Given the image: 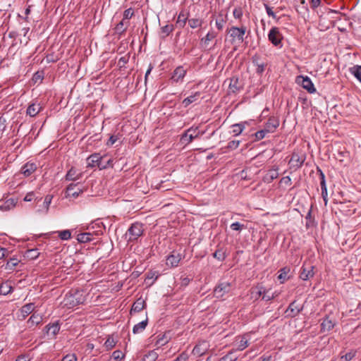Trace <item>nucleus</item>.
<instances>
[{"mask_svg": "<svg viewBox=\"0 0 361 361\" xmlns=\"http://www.w3.org/2000/svg\"><path fill=\"white\" fill-rule=\"evenodd\" d=\"M85 300L83 291L78 289H71L65 296L63 303L68 308H73L82 304Z\"/></svg>", "mask_w": 361, "mask_h": 361, "instance_id": "1", "label": "nucleus"}, {"mask_svg": "<svg viewBox=\"0 0 361 361\" xmlns=\"http://www.w3.org/2000/svg\"><path fill=\"white\" fill-rule=\"evenodd\" d=\"M279 126V120L276 117H270L265 123L263 128L250 133V135H265L267 133H273Z\"/></svg>", "mask_w": 361, "mask_h": 361, "instance_id": "2", "label": "nucleus"}, {"mask_svg": "<svg viewBox=\"0 0 361 361\" xmlns=\"http://www.w3.org/2000/svg\"><path fill=\"white\" fill-rule=\"evenodd\" d=\"M144 225L140 222H135L128 229L126 236L128 237V242L136 241L144 232Z\"/></svg>", "mask_w": 361, "mask_h": 361, "instance_id": "3", "label": "nucleus"}, {"mask_svg": "<svg viewBox=\"0 0 361 361\" xmlns=\"http://www.w3.org/2000/svg\"><path fill=\"white\" fill-rule=\"evenodd\" d=\"M227 31L230 37L232 38L233 43L235 41H238V42H243L244 41V36L246 32V27L241 26L238 27L232 26L231 28L228 29Z\"/></svg>", "mask_w": 361, "mask_h": 361, "instance_id": "4", "label": "nucleus"}, {"mask_svg": "<svg viewBox=\"0 0 361 361\" xmlns=\"http://www.w3.org/2000/svg\"><path fill=\"white\" fill-rule=\"evenodd\" d=\"M106 156L102 157L99 154H92L87 159V167L94 168L97 166L100 170L105 169L106 165H103V159Z\"/></svg>", "mask_w": 361, "mask_h": 361, "instance_id": "5", "label": "nucleus"}, {"mask_svg": "<svg viewBox=\"0 0 361 361\" xmlns=\"http://www.w3.org/2000/svg\"><path fill=\"white\" fill-rule=\"evenodd\" d=\"M305 160V154H299L296 152H293L291 156V158L288 162V164L290 166V169L296 171L297 169H298L300 167L302 166Z\"/></svg>", "mask_w": 361, "mask_h": 361, "instance_id": "6", "label": "nucleus"}, {"mask_svg": "<svg viewBox=\"0 0 361 361\" xmlns=\"http://www.w3.org/2000/svg\"><path fill=\"white\" fill-rule=\"evenodd\" d=\"M298 84L300 85L309 93H314L316 92L314 84L308 76L299 75L296 78Z\"/></svg>", "mask_w": 361, "mask_h": 361, "instance_id": "7", "label": "nucleus"}, {"mask_svg": "<svg viewBox=\"0 0 361 361\" xmlns=\"http://www.w3.org/2000/svg\"><path fill=\"white\" fill-rule=\"evenodd\" d=\"M269 40L276 47H281V39H283L282 35L280 33L279 30L276 27H273L269 34Z\"/></svg>", "mask_w": 361, "mask_h": 361, "instance_id": "8", "label": "nucleus"}, {"mask_svg": "<svg viewBox=\"0 0 361 361\" xmlns=\"http://www.w3.org/2000/svg\"><path fill=\"white\" fill-rule=\"evenodd\" d=\"M314 267L310 264L304 262L300 270V278L303 281L310 279L314 276Z\"/></svg>", "mask_w": 361, "mask_h": 361, "instance_id": "9", "label": "nucleus"}, {"mask_svg": "<svg viewBox=\"0 0 361 361\" xmlns=\"http://www.w3.org/2000/svg\"><path fill=\"white\" fill-rule=\"evenodd\" d=\"M231 290V283L228 282L219 283L214 290V295L216 298H222Z\"/></svg>", "mask_w": 361, "mask_h": 361, "instance_id": "10", "label": "nucleus"}, {"mask_svg": "<svg viewBox=\"0 0 361 361\" xmlns=\"http://www.w3.org/2000/svg\"><path fill=\"white\" fill-rule=\"evenodd\" d=\"M303 307L297 303L296 300L293 301L286 310V317L293 318L302 311Z\"/></svg>", "mask_w": 361, "mask_h": 361, "instance_id": "11", "label": "nucleus"}, {"mask_svg": "<svg viewBox=\"0 0 361 361\" xmlns=\"http://www.w3.org/2000/svg\"><path fill=\"white\" fill-rule=\"evenodd\" d=\"M44 107L37 102H32L29 104L26 110V114L30 117L36 116L41 111H42Z\"/></svg>", "mask_w": 361, "mask_h": 361, "instance_id": "12", "label": "nucleus"}, {"mask_svg": "<svg viewBox=\"0 0 361 361\" xmlns=\"http://www.w3.org/2000/svg\"><path fill=\"white\" fill-rule=\"evenodd\" d=\"M180 260L181 255L179 253L172 252L166 259V264L171 267H178Z\"/></svg>", "mask_w": 361, "mask_h": 361, "instance_id": "13", "label": "nucleus"}, {"mask_svg": "<svg viewBox=\"0 0 361 361\" xmlns=\"http://www.w3.org/2000/svg\"><path fill=\"white\" fill-rule=\"evenodd\" d=\"M335 325V321L331 319L329 316H326L323 319L321 324V332L329 331L334 327Z\"/></svg>", "mask_w": 361, "mask_h": 361, "instance_id": "14", "label": "nucleus"}, {"mask_svg": "<svg viewBox=\"0 0 361 361\" xmlns=\"http://www.w3.org/2000/svg\"><path fill=\"white\" fill-rule=\"evenodd\" d=\"M78 184L71 183L66 188V196L76 198L79 196V194L82 192V189L77 188Z\"/></svg>", "mask_w": 361, "mask_h": 361, "instance_id": "15", "label": "nucleus"}, {"mask_svg": "<svg viewBox=\"0 0 361 361\" xmlns=\"http://www.w3.org/2000/svg\"><path fill=\"white\" fill-rule=\"evenodd\" d=\"M186 73V71L182 66L177 67L173 72L171 79L178 82L183 80Z\"/></svg>", "mask_w": 361, "mask_h": 361, "instance_id": "16", "label": "nucleus"}, {"mask_svg": "<svg viewBox=\"0 0 361 361\" xmlns=\"http://www.w3.org/2000/svg\"><path fill=\"white\" fill-rule=\"evenodd\" d=\"M250 123H255L254 121L241 122L232 126L234 135H239L245 129L246 126H249Z\"/></svg>", "mask_w": 361, "mask_h": 361, "instance_id": "17", "label": "nucleus"}, {"mask_svg": "<svg viewBox=\"0 0 361 361\" xmlns=\"http://www.w3.org/2000/svg\"><path fill=\"white\" fill-rule=\"evenodd\" d=\"M207 345L206 342L197 343L192 350V354L197 357H201L206 353Z\"/></svg>", "mask_w": 361, "mask_h": 361, "instance_id": "18", "label": "nucleus"}, {"mask_svg": "<svg viewBox=\"0 0 361 361\" xmlns=\"http://www.w3.org/2000/svg\"><path fill=\"white\" fill-rule=\"evenodd\" d=\"M264 293V286H257L250 290V298L254 300H257L260 297L262 298Z\"/></svg>", "mask_w": 361, "mask_h": 361, "instance_id": "19", "label": "nucleus"}, {"mask_svg": "<svg viewBox=\"0 0 361 361\" xmlns=\"http://www.w3.org/2000/svg\"><path fill=\"white\" fill-rule=\"evenodd\" d=\"M37 169V166L34 163H26L21 168V173L26 177L30 176Z\"/></svg>", "mask_w": 361, "mask_h": 361, "instance_id": "20", "label": "nucleus"}, {"mask_svg": "<svg viewBox=\"0 0 361 361\" xmlns=\"http://www.w3.org/2000/svg\"><path fill=\"white\" fill-rule=\"evenodd\" d=\"M229 92L232 93H237L242 88L239 80L236 77H233L230 79L228 85Z\"/></svg>", "mask_w": 361, "mask_h": 361, "instance_id": "21", "label": "nucleus"}, {"mask_svg": "<svg viewBox=\"0 0 361 361\" xmlns=\"http://www.w3.org/2000/svg\"><path fill=\"white\" fill-rule=\"evenodd\" d=\"M146 307L145 301L142 298H139L136 300V301L133 304L131 307L130 314L133 312H139L142 310Z\"/></svg>", "mask_w": 361, "mask_h": 361, "instance_id": "22", "label": "nucleus"}, {"mask_svg": "<svg viewBox=\"0 0 361 361\" xmlns=\"http://www.w3.org/2000/svg\"><path fill=\"white\" fill-rule=\"evenodd\" d=\"M94 233H82L77 235V240L80 243H87L93 240Z\"/></svg>", "mask_w": 361, "mask_h": 361, "instance_id": "23", "label": "nucleus"}, {"mask_svg": "<svg viewBox=\"0 0 361 361\" xmlns=\"http://www.w3.org/2000/svg\"><path fill=\"white\" fill-rule=\"evenodd\" d=\"M15 206L16 201L12 198L4 202L0 201V210L1 211H8L13 209Z\"/></svg>", "mask_w": 361, "mask_h": 361, "instance_id": "24", "label": "nucleus"}, {"mask_svg": "<svg viewBox=\"0 0 361 361\" xmlns=\"http://www.w3.org/2000/svg\"><path fill=\"white\" fill-rule=\"evenodd\" d=\"M42 322V317L39 314H32V316L29 318L27 323L29 327H32L34 326L38 325Z\"/></svg>", "mask_w": 361, "mask_h": 361, "instance_id": "25", "label": "nucleus"}, {"mask_svg": "<svg viewBox=\"0 0 361 361\" xmlns=\"http://www.w3.org/2000/svg\"><path fill=\"white\" fill-rule=\"evenodd\" d=\"M148 324V319L147 318L145 320L139 322L138 324H135L133 328V333L136 334L141 333L143 331Z\"/></svg>", "mask_w": 361, "mask_h": 361, "instance_id": "26", "label": "nucleus"}, {"mask_svg": "<svg viewBox=\"0 0 361 361\" xmlns=\"http://www.w3.org/2000/svg\"><path fill=\"white\" fill-rule=\"evenodd\" d=\"M45 328L47 329V333L51 334L53 336L56 335L60 330V326L58 322L53 323L51 324H49L47 325Z\"/></svg>", "mask_w": 361, "mask_h": 361, "instance_id": "27", "label": "nucleus"}, {"mask_svg": "<svg viewBox=\"0 0 361 361\" xmlns=\"http://www.w3.org/2000/svg\"><path fill=\"white\" fill-rule=\"evenodd\" d=\"M213 257L218 259L219 261H224L227 255L226 254V250L223 247H219L214 253Z\"/></svg>", "mask_w": 361, "mask_h": 361, "instance_id": "28", "label": "nucleus"}, {"mask_svg": "<svg viewBox=\"0 0 361 361\" xmlns=\"http://www.w3.org/2000/svg\"><path fill=\"white\" fill-rule=\"evenodd\" d=\"M159 275L156 271H149L147 273L146 276V283L149 284V286H152L155 281L158 279Z\"/></svg>", "mask_w": 361, "mask_h": 361, "instance_id": "29", "label": "nucleus"}, {"mask_svg": "<svg viewBox=\"0 0 361 361\" xmlns=\"http://www.w3.org/2000/svg\"><path fill=\"white\" fill-rule=\"evenodd\" d=\"M278 296V294L274 292H271L270 289H267L264 287V293L262 295V300L264 301H270Z\"/></svg>", "mask_w": 361, "mask_h": 361, "instance_id": "30", "label": "nucleus"}, {"mask_svg": "<svg viewBox=\"0 0 361 361\" xmlns=\"http://www.w3.org/2000/svg\"><path fill=\"white\" fill-rule=\"evenodd\" d=\"M35 304L34 303H28L23 305L21 308V313L24 317H27L32 312L35 310Z\"/></svg>", "mask_w": 361, "mask_h": 361, "instance_id": "31", "label": "nucleus"}, {"mask_svg": "<svg viewBox=\"0 0 361 361\" xmlns=\"http://www.w3.org/2000/svg\"><path fill=\"white\" fill-rule=\"evenodd\" d=\"M174 30L173 25H166L161 28V37L164 39Z\"/></svg>", "mask_w": 361, "mask_h": 361, "instance_id": "32", "label": "nucleus"}, {"mask_svg": "<svg viewBox=\"0 0 361 361\" xmlns=\"http://www.w3.org/2000/svg\"><path fill=\"white\" fill-rule=\"evenodd\" d=\"M189 13L185 14L183 11L180 12L178 16L176 24L178 25L180 27H183L188 18Z\"/></svg>", "mask_w": 361, "mask_h": 361, "instance_id": "33", "label": "nucleus"}, {"mask_svg": "<svg viewBox=\"0 0 361 361\" xmlns=\"http://www.w3.org/2000/svg\"><path fill=\"white\" fill-rule=\"evenodd\" d=\"M290 272V268L288 267H283L282 269H281L279 271V276H278V279L281 281V283H283L286 280L288 279V274H289Z\"/></svg>", "mask_w": 361, "mask_h": 361, "instance_id": "34", "label": "nucleus"}, {"mask_svg": "<svg viewBox=\"0 0 361 361\" xmlns=\"http://www.w3.org/2000/svg\"><path fill=\"white\" fill-rule=\"evenodd\" d=\"M200 93L199 92H196L194 94L190 95L183 101V104L185 107L188 106L190 104L197 100V97L200 96Z\"/></svg>", "mask_w": 361, "mask_h": 361, "instance_id": "35", "label": "nucleus"}, {"mask_svg": "<svg viewBox=\"0 0 361 361\" xmlns=\"http://www.w3.org/2000/svg\"><path fill=\"white\" fill-rule=\"evenodd\" d=\"M279 176V173H278V171L276 169H271L269 171H267V173H266L265 176H264V179L270 183L273 180L276 179Z\"/></svg>", "mask_w": 361, "mask_h": 361, "instance_id": "36", "label": "nucleus"}, {"mask_svg": "<svg viewBox=\"0 0 361 361\" xmlns=\"http://www.w3.org/2000/svg\"><path fill=\"white\" fill-rule=\"evenodd\" d=\"M12 292V287L7 282L2 283L0 285V295H6Z\"/></svg>", "mask_w": 361, "mask_h": 361, "instance_id": "37", "label": "nucleus"}, {"mask_svg": "<svg viewBox=\"0 0 361 361\" xmlns=\"http://www.w3.org/2000/svg\"><path fill=\"white\" fill-rule=\"evenodd\" d=\"M350 72L361 82V66L355 65L351 67Z\"/></svg>", "mask_w": 361, "mask_h": 361, "instance_id": "38", "label": "nucleus"}, {"mask_svg": "<svg viewBox=\"0 0 361 361\" xmlns=\"http://www.w3.org/2000/svg\"><path fill=\"white\" fill-rule=\"evenodd\" d=\"M80 176L77 175V171L72 167L66 173V178L68 180H75L79 179Z\"/></svg>", "mask_w": 361, "mask_h": 361, "instance_id": "39", "label": "nucleus"}, {"mask_svg": "<svg viewBox=\"0 0 361 361\" xmlns=\"http://www.w3.org/2000/svg\"><path fill=\"white\" fill-rule=\"evenodd\" d=\"M217 34L214 31H209L205 37L201 39V42L204 44H208L211 40L214 39Z\"/></svg>", "mask_w": 361, "mask_h": 361, "instance_id": "40", "label": "nucleus"}, {"mask_svg": "<svg viewBox=\"0 0 361 361\" xmlns=\"http://www.w3.org/2000/svg\"><path fill=\"white\" fill-rule=\"evenodd\" d=\"M20 260L16 257H11L7 262L6 269L13 270L19 263Z\"/></svg>", "mask_w": 361, "mask_h": 361, "instance_id": "41", "label": "nucleus"}, {"mask_svg": "<svg viewBox=\"0 0 361 361\" xmlns=\"http://www.w3.org/2000/svg\"><path fill=\"white\" fill-rule=\"evenodd\" d=\"M128 25H129V22L126 21L123 19H122V20L119 23L117 24V25L116 27V30L117 32H118L120 33H123L124 32H126Z\"/></svg>", "mask_w": 361, "mask_h": 361, "instance_id": "42", "label": "nucleus"}, {"mask_svg": "<svg viewBox=\"0 0 361 361\" xmlns=\"http://www.w3.org/2000/svg\"><path fill=\"white\" fill-rule=\"evenodd\" d=\"M257 57L255 56L252 58V63L257 66L256 73L258 74H262L264 71L265 64L264 63H259L258 62Z\"/></svg>", "mask_w": 361, "mask_h": 361, "instance_id": "43", "label": "nucleus"}, {"mask_svg": "<svg viewBox=\"0 0 361 361\" xmlns=\"http://www.w3.org/2000/svg\"><path fill=\"white\" fill-rule=\"evenodd\" d=\"M226 20L224 18L223 14L219 13L216 20V26L219 30H221L224 28V24Z\"/></svg>", "mask_w": 361, "mask_h": 361, "instance_id": "44", "label": "nucleus"}, {"mask_svg": "<svg viewBox=\"0 0 361 361\" xmlns=\"http://www.w3.org/2000/svg\"><path fill=\"white\" fill-rule=\"evenodd\" d=\"M188 24L191 28L195 29L202 26V20L199 18H191L188 20Z\"/></svg>", "mask_w": 361, "mask_h": 361, "instance_id": "45", "label": "nucleus"}, {"mask_svg": "<svg viewBox=\"0 0 361 361\" xmlns=\"http://www.w3.org/2000/svg\"><path fill=\"white\" fill-rule=\"evenodd\" d=\"M59 237L62 240H68L71 238V233L69 230L57 231Z\"/></svg>", "mask_w": 361, "mask_h": 361, "instance_id": "46", "label": "nucleus"}, {"mask_svg": "<svg viewBox=\"0 0 361 361\" xmlns=\"http://www.w3.org/2000/svg\"><path fill=\"white\" fill-rule=\"evenodd\" d=\"M169 342V339L166 338L165 334H159L157 336V340L156 341V345L163 346Z\"/></svg>", "mask_w": 361, "mask_h": 361, "instance_id": "47", "label": "nucleus"}, {"mask_svg": "<svg viewBox=\"0 0 361 361\" xmlns=\"http://www.w3.org/2000/svg\"><path fill=\"white\" fill-rule=\"evenodd\" d=\"M356 355V351H350L342 355L339 361H350Z\"/></svg>", "mask_w": 361, "mask_h": 361, "instance_id": "48", "label": "nucleus"}, {"mask_svg": "<svg viewBox=\"0 0 361 361\" xmlns=\"http://www.w3.org/2000/svg\"><path fill=\"white\" fill-rule=\"evenodd\" d=\"M237 357L233 355V352H229L228 354L222 357L219 361H235Z\"/></svg>", "mask_w": 361, "mask_h": 361, "instance_id": "49", "label": "nucleus"}, {"mask_svg": "<svg viewBox=\"0 0 361 361\" xmlns=\"http://www.w3.org/2000/svg\"><path fill=\"white\" fill-rule=\"evenodd\" d=\"M112 358L116 361H121L124 357V354L121 350H115L112 353Z\"/></svg>", "mask_w": 361, "mask_h": 361, "instance_id": "50", "label": "nucleus"}, {"mask_svg": "<svg viewBox=\"0 0 361 361\" xmlns=\"http://www.w3.org/2000/svg\"><path fill=\"white\" fill-rule=\"evenodd\" d=\"M134 15L133 11L131 8L125 10L123 13V20L128 21V20L130 19Z\"/></svg>", "mask_w": 361, "mask_h": 361, "instance_id": "51", "label": "nucleus"}, {"mask_svg": "<svg viewBox=\"0 0 361 361\" xmlns=\"http://www.w3.org/2000/svg\"><path fill=\"white\" fill-rule=\"evenodd\" d=\"M116 345V342L114 341L113 338H108L105 341L104 345L108 349H112Z\"/></svg>", "mask_w": 361, "mask_h": 361, "instance_id": "52", "label": "nucleus"}, {"mask_svg": "<svg viewBox=\"0 0 361 361\" xmlns=\"http://www.w3.org/2000/svg\"><path fill=\"white\" fill-rule=\"evenodd\" d=\"M231 228L233 231H241L243 228H245V225L243 224H241L239 222H235V223H233L231 225Z\"/></svg>", "mask_w": 361, "mask_h": 361, "instance_id": "53", "label": "nucleus"}, {"mask_svg": "<svg viewBox=\"0 0 361 361\" xmlns=\"http://www.w3.org/2000/svg\"><path fill=\"white\" fill-rule=\"evenodd\" d=\"M145 356L149 359V361H155L158 358V354L154 350L149 352V353Z\"/></svg>", "mask_w": 361, "mask_h": 361, "instance_id": "54", "label": "nucleus"}, {"mask_svg": "<svg viewBox=\"0 0 361 361\" xmlns=\"http://www.w3.org/2000/svg\"><path fill=\"white\" fill-rule=\"evenodd\" d=\"M61 361H77V357L75 354H68L64 356Z\"/></svg>", "mask_w": 361, "mask_h": 361, "instance_id": "55", "label": "nucleus"}, {"mask_svg": "<svg viewBox=\"0 0 361 361\" xmlns=\"http://www.w3.org/2000/svg\"><path fill=\"white\" fill-rule=\"evenodd\" d=\"M247 346H248L247 341L244 339V338H243V339H241V341H240V343L238 344V350H243L245 348H247Z\"/></svg>", "mask_w": 361, "mask_h": 361, "instance_id": "56", "label": "nucleus"}, {"mask_svg": "<svg viewBox=\"0 0 361 361\" xmlns=\"http://www.w3.org/2000/svg\"><path fill=\"white\" fill-rule=\"evenodd\" d=\"M317 171H318V173H319V176H320V185H321V187L326 186L325 176H324V173L319 169H317Z\"/></svg>", "mask_w": 361, "mask_h": 361, "instance_id": "57", "label": "nucleus"}, {"mask_svg": "<svg viewBox=\"0 0 361 361\" xmlns=\"http://www.w3.org/2000/svg\"><path fill=\"white\" fill-rule=\"evenodd\" d=\"M233 17L236 19H240L243 16V12L241 8H235L233 12Z\"/></svg>", "mask_w": 361, "mask_h": 361, "instance_id": "58", "label": "nucleus"}, {"mask_svg": "<svg viewBox=\"0 0 361 361\" xmlns=\"http://www.w3.org/2000/svg\"><path fill=\"white\" fill-rule=\"evenodd\" d=\"M265 9L267 13L269 16L272 17L273 18H276V16L274 12L272 11L271 8L269 7L267 4H264Z\"/></svg>", "mask_w": 361, "mask_h": 361, "instance_id": "59", "label": "nucleus"}, {"mask_svg": "<svg viewBox=\"0 0 361 361\" xmlns=\"http://www.w3.org/2000/svg\"><path fill=\"white\" fill-rule=\"evenodd\" d=\"M188 355L186 353L183 352L180 354L174 361H187Z\"/></svg>", "mask_w": 361, "mask_h": 361, "instance_id": "60", "label": "nucleus"}, {"mask_svg": "<svg viewBox=\"0 0 361 361\" xmlns=\"http://www.w3.org/2000/svg\"><path fill=\"white\" fill-rule=\"evenodd\" d=\"M196 137H180V141L182 144L187 145L192 141Z\"/></svg>", "mask_w": 361, "mask_h": 361, "instance_id": "61", "label": "nucleus"}, {"mask_svg": "<svg viewBox=\"0 0 361 361\" xmlns=\"http://www.w3.org/2000/svg\"><path fill=\"white\" fill-rule=\"evenodd\" d=\"M128 56H122L118 60V65L120 67L124 66L128 61Z\"/></svg>", "mask_w": 361, "mask_h": 361, "instance_id": "62", "label": "nucleus"}, {"mask_svg": "<svg viewBox=\"0 0 361 361\" xmlns=\"http://www.w3.org/2000/svg\"><path fill=\"white\" fill-rule=\"evenodd\" d=\"M280 183L286 185H290L291 179L289 176H285L281 179Z\"/></svg>", "mask_w": 361, "mask_h": 361, "instance_id": "63", "label": "nucleus"}, {"mask_svg": "<svg viewBox=\"0 0 361 361\" xmlns=\"http://www.w3.org/2000/svg\"><path fill=\"white\" fill-rule=\"evenodd\" d=\"M238 145H239V141H231L228 143V147L231 149H234L238 147Z\"/></svg>", "mask_w": 361, "mask_h": 361, "instance_id": "64", "label": "nucleus"}]
</instances>
